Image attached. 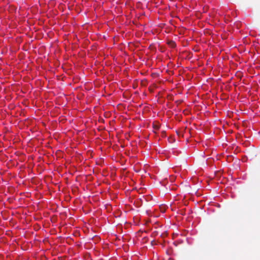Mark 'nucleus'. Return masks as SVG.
Here are the masks:
<instances>
[{"label":"nucleus","mask_w":260,"mask_h":260,"mask_svg":"<svg viewBox=\"0 0 260 260\" xmlns=\"http://www.w3.org/2000/svg\"><path fill=\"white\" fill-rule=\"evenodd\" d=\"M153 128L154 130H158L160 127L159 123L157 121H154L152 124Z\"/></svg>","instance_id":"obj_1"},{"label":"nucleus","mask_w":260,"mask_h":260,"mask_svg":"<svg viewBox=\"0 0 260 260\" xmlns=\"http://www.w3.org/2000/svg\"><path fill=\"white\" fill-rule=\"evenodd\" d=\"M168 44L172 48H174L176 46V43L173 41L168 42Z\"/></svg>","instance_id":"obj_2"},{"label":"nucleus","mask_w":260,"mask_h":260,"mask_svg":"<svg viewBox=\"0 0 260 260\" xmlns=\"http://www.w3.org/2000/svg\"><path fill=\"white\" fill-rule=\"evenodd\" d=\"M160 210L161 212H165V209L164 207H160Z\"/></svg>","instance_id":"obj_3"},{"label":"nucleus","mask_w":260,"mask_h":260,"mask_svg":"<svg viewBox=\"0 0 260 260\" xmlns=\"http://www.w3.org/2000/svg\"><path fill=\"white\" fill-rule=\"evenodd\" d=\"M176 133H177V134L179 136H180V133H179V132H177Z\"/></svg>","instance_id":"obj_4"},{"label":"nucleus","mask_w":260,"mask_h":260,"mask_svg":"<svg viewBox=\"0 0 260 260\" xmlns=\"http://www.w3.org/2000/svg\"><path fill=\"white\" fill-rule=\"evenodd\" d=\"M230 117H231L232 115H229Z\"/></svg>","instance_id":"obj_5"}]
</instances>
